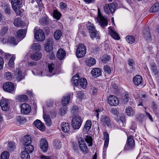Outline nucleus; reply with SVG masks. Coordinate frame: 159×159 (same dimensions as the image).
Listing matches in <instances>:
<instances>
[{
    "label": "nucleus",
    "mask_w": 159,
    "mask_h": 159,
    "mask_svg": "<svg viewBox=\"0 0 159 159\" xmlns=\"http://www.w3.org/2000/svg\"><path fill=\"white\" fill-rule=\"evenodd\" d=\"M87 26L91 38L92 39L95 38L96 39H99L100 37L94 25L90 22H89L87 24Z\"/></svg>",
    "instance_id": "1"
},
{
    "label": "nucleus",
    "mask_w": 159,
    "mask_h": 159,
    "mask_svg": "<svg viewBox=\"0 0 159 159\" xmlns=\"http://www.w3.org/2000/svg\"><path fill=\"white\" fill-rule=\"evenodd\" d=\"M117 6L118 4L116 2L106 4L104 7V10L107 14H113L115 12Z\"/></svg>",
    "instance_id": "2"
},
{
    "label": "nucleus",
    "mask_w": 159,
    "mask_h": 159,
    "mask_svg": "<svg viewBox=\"0 0 159 159\" xmlns=\"http://www.w3.org/2000/svg\"><path fill=\"white\" fill-rule=\"evenodd\" d=\"M101 123L105 126H107L108 128L111 129L114 125L112 122L110 118L106 115L101 116L100 119Z\"/></svg>",
    "instance_id": "3"
},
{
    "label": "nucleus",
    "mask_w": 159,
    "mask_h": 159,
    "mask_svg": "<svg viewBox=\"0 0 159 159\" xmlns=\"http://www.w3.org/2000/svg\"><path fill=\"white\" fill-rule=\"evenodd\" d=\"M82 122L81 117L80 116H76L72 119L71 125L74 129H78L80 127Z\"/></svg>",
    "instance_id": "4"
},
{
    "label": "nucleus",
    "mask_w": 159,
    "mask_h": 159,
    "mask_svg": "<svg viewBox=\"0 0 159 159\" xmlns=\"http://www.w3.org/2000/svg\"><path fill=\"white\" fill-rule=\"evenodd\" d=\"M135 147V142L132 135H130L127 138L126 144L125 145L124 149L125 150H130Z\"/></svg>",
    "instance_id": "5"
},
{
    "label": "nucleus",
    "mask_w": 159,
    "mask_h": 159,
    "mask_svg": "<svg viewBox=\"0 0 159 159\" xmlns=\"http://www.w3.org/2000/svg\"><path fill=\"white\" fill-rule=\"evenodd\" d=\"M22 3V0H11V1L12 8L17 15H20V5Z\"/></svg>",
    "instance_id": "6"
},
{
    "label": "nucleus",
    "mask_w": 159,
    "mask_h": 159,
    "mask_svg": "<svg viewBox=\"0 0 159 159\" xmlns=\"http://www.w3.org/2000/svg\"><path fill=\"white\" fill-rule=\"evenodd\" d=\"M86 52V48L84 45L80 44L78 46L76 51L77 57L81 58L84 57Z\"/></svg>",
    "instance_id": "7"
},
{
    "label": "nucleus",
    "mask_w": 159,
    "mask_h": 159,
    "mask_svg": "<svg viewBox=\"0 0 159 159\" xmlns=\"http://www.w3.org/2000/svg\"><path fill=\"white\" fill-rule=\"evenodd\" d=\"M78 143L80 150L83 153H87L89 150L86 144L85 143L84 140L82 137H80L78 139Z\"/></svg>",
    "instance_id": "8"
},
{
    "label": "nucleus",
    "mask_w": 159,
    "mask_h": 159,
    "mask_svg": "<svg viewBox=\"0 0 159 159\" xmlns=\"http://www.w3.org/2000/svg\"><path fill=\"white\" fill-rule=\"evenodd\" d=\"M3 88L5 91L10 93H12L14 90L15 86L12 83L8 82L4 84Z\"/></svg>",
    "instance_id": "9"
},
{
    "label": "nucleus",
    "mask_w": 159,
    "mask_h": 159,
    "mask_svg": "<svg viewBox=\"0 0 159 159\" xmlns=\"http://www.w3.org/2000/svg\"><path fill=\"white\" fill-rule=\"evenodd\" d=\"M34 38L38 41H43L45 39V35L43 31L41 29L37 30L34 34Z\"/></svg>",
    "instance_id": "10"
},
{
    "label": "nucleus",
    "mask_w": 159,
    "mask_h": 159,
    "mask_svg": "<svg viewBox=\"0 0 159 159\" xmlns=\"http://www.w3.org/2000/svg\"><path fill=\"white\" fill-rule=\"evenodd\" d=\"M108 102L111 106H117L119 103V101L115 96L111 95L108 98Z\"/></svg>",
    "instance_id": "11"
},
{
    "label": "nucleus",
    "mask_w": 159,
    "mask_h": 159,
    "mask_svg": "<svg viewBox=\"0 0 159 159\" xmlns=\"http://www.w3.org/2000/svg\"><path fill=\"white\" fill-rule=\"evenodd\" d=\"M21 112L24 114H28L31 111L30 106L28 104L24 103L20 105Z\"/></svg>",
    "instance_id": "12"
},
{
    "label": "nucleus",
    "mask_w": 159,
    "mask_h": 159,
    "mask_svg": "<svg viewBox=\"0 0 159 159\" xmlns=\"http://www.w3.org/2000/svg\"><path fill=\"white\" fill-rule=\"evenodd\" d=\"M53 41L52 38H49L47 40L45 46V50L47 52L51 51L53 48Z\"/></svg>",
    "instance_id": "13"
},
{
    "label": "nucleus",
    "mask_w": 159,
    "mask_h": 159,
    "mask_svg": "<svg viewBox=\"0 0 159 159\" xmlns=\"http://www.w3.org/2000/svg\"><path fill=\"white\" fill-rule=\"evenodd\" d=\"M15 76L16 80L20 82L25 79V75L22 74L20 68H17L15 72Z\"/></svg>",
    "instance_id": "14"
},
{
    "label": "nucleus",
    "mask_w": 159,
    "mask_h": 159,
    "mask_svg": "<svg viewBox=\"0 0 159 159\" xmlns=\"http://www.w3.org/2000/svg\"><path fill=\"white\" fill-rule=\"evenodd\" d=\"M96 19L102 27H105L107 25V20L101 14L98 13V16Z\"/></svg>",
    "instance_id": "15"
},
{
    "label": "nucleus",
    "mask_w": 159,
    "mask_h": 159,
    "mask_svg": "<svg viewBox=\"0 0 159 159\" xmlns=\"http://www.w3.org/2000/svg\"><path fill=\"white\" fill-rule=\"evenodd\" d=\"M133 82L136 86H142L143 85L142 78L140 75H137L135 76L133 78Z\"/></svg>",
    "instance_id": "16"
},
{
    "label": "nucleus",
    "mask_w": 159,
    "mask_h": 159,
    "mask_svg": "<svg viewBox=\"0 0 159 159\" xmlns=\"http://www.w3.org/2000/svg\"><path fill=\"white\" fill-rule=\"evenodd\" d=\"M9 100L6 99L1 100L0 105L2 110L3 111H7L9 109Z\"/></svg>",
    "instance_id": "17"
},
{
    "label": "nucleus",
    "mask_w": 159,
    "mask_h": 159,
    "mask_svg": "<svg viewBox=\"0 0 159 159\" xmlns=\"http://www.w3.org/2000/svg\"><path fill=\"white\" fill-rule=\"evenodd\" d=\"M40 147L41 149L44 152H46L48 148V141L45 139H42L40 141Z\"/></svg>",
    "instance_id": "18"
},
{
    "label": "nucleus",
    "mask_w": 159,
    "mask_h": 159,
    "mask_svg": "<svg viewBox=\"0 0 159 159\" xmlns=\"http://www.w3.org/2000/svg\"><path fill=\"white\" fill-rule=\"evenodd\" d=\"M26 32L25 29H21L18 30L16 32L17 38L20 41L22 40L25 37Z\"/></svg>",
    "instance_id": "19"
},
{
    "label": "nucleus",
    "mask_w": 159,
    "mask_h": 159,
    "mask_svg": "<svg viewBox=\"0 0 159 159\" xmlns=\"http://www.w3.org/2000/svg\"><path fill=\"white\" fill-rule=\"evenodd\" d=\"M35 126L39 129L42 131H44L45 128L44 124L39 120H36L34 122Z\"/></svg>",
    "instance_id": "20"
},
{
    "label": "nucleus",
    "mask_w": 159,
    "mask_h": 159,
    "mask_svg": "<svg viewBox=\"0 0 159 159\" xmlns=\"http://www.w3.org/2000/svg\"><path fill=\"white\" fill-rule=\"evenodd\" d=\"M43 56L42 53L39 52H37L31 55V58L34 60L38 61L40 60Z\"/></svg>",
    "instance_id": "21"
},
{
    "label": "nucleus",
    "mask_w": 159,
    "mask_h": 159,
    "mask_svg": "<svg viewBox=\"0 0 159 159\" xmlns=\"http://www.w3.org/2000/svg\"><path fill=\"white\" fill-rule=\"evenodd\" d=\"M62 130L65 133H68L70 129V125L68 123L63 122L61 125Z\"/></svg>",
    "instance_id": "22"
},
{
    "label": "nucleus",
    "mask_w": 159,
    "mask_h": 159,
    "mask_svg": "<svg viewBox=\"0 0 159 159\" xmlns=\"http://www.w3.org/2000/svg\"><path fill=\"white\" fill-rule=\"evenodd\" d=\"M66 55V52L62 48H60L58 49L57 57L59 60H61L63 59Z\"/></svg>",
    "instance_id": "23"
},
{
    "label": "nucleus",
    "mask_w": 159,
    "mask_h": 159,
    "mask_svg": "<svg viewBox=\"0 0 159 159\" xmlns=\"http://www.w3.org/2000/svg\"><path fill=\"white\" fill-rule=\"evenodd\" d=\"M91 73L92 76L94 77L99 76L102 74L101 70L98 68H93L92 70Z\"/></svg>",
    "instance_id": "24"
},
{
    "label": "nucleus",
    "mask_w": 159,
    "mask_h": 159,
    "mask_svg": "<svg viewBox=\"0 0 159 159\" xmlns=\"http://www.w3.org/2000/svg\"><path fill=\"white\" fill-rule=\"evenodd\" d=\"M109 30L110 34L111 36L114 39L119 40L120 39V37L118 34L113 30V28L111 27H110L108 28Z\"/></svg>",
    "instance_id": "25"
},
{
    "label": "nucleus",
    "mask_w": 159,
    "mask_h": 159,
    "mask_svg": "<svg viewBox=\"0 0 159 159\" xmlns=\"http://www.w3.org/2000/svg\"><path fill=\"white\" fill-rule=\"evenodd\" d=\"M23 143L24 145L30 144L32 143V139L30 135L25 136L23 138Z\"/></svg>",
    "instance_id": "26"
},
{
    "label": "nucleus",
    "mask_w": 159,
    "mask_h": 159,
    "mask_svg": "<svg viewBox=\"0 0 159 159\" xmlns=\"http://www.w3.org/2000/svg\"><path fill=\"white\" fill-rule=\"evenodd\" d=\"M125 112L129 116H133L135 113V111L131 107H128L125 109Z\"/></svg>",
    "instance_id": "27"
},
{
    "label": "nucleus",
    "mask_w": 159,
    "mask_h": 159,
    "mask_svg": "<svg viewBox=\"0 0 159 159\" xmlns=\"http://www.w3.org/2000/svg\"><path fill=\"white\" fill-rule=\"evenodd\" d=\"M79 79V77L78 74L75 75L72 79V84L75 86L78 85L79 83V81H78Z\"/></svg>",
    "instance_id": "28"
},
{
    "label": "nucleus",
    "mask_w": 159,
    "mask_h": 159,
    "mask_svg": "<svg viewBox=\"0 0 159 159\" xmlns=\"http://www.w3.org/2000/svg\"><path fill=\"white\" fill-rule=\"evenodd\" d=\"M159 11V3H155L150 9L149 11L151 13L157 12Z\"/></svg>",
    "instance_id": "29"
},
{
    "label": "nucleus",
    "mask_w": 159,
    "mask_h": 159,
    "mask_svg": "<svg viewBox=\"0 0 159 159\" xmlns=\"http://www.w3.org/2000/svg\"><path fill=\"white\" fill-rule=\"evenodd\" d=\"M143 36L146 39H149L151 37V35L149 29L146 28L143 30Z\"/></svg>",
    "instance_id": "30"
},
{
    "label": "nucleus",
    "mask_w": 159,
    "mask_h": 159,
    "mask_svg": "<svg viewBox=\"0 0 159 159\" xmlns=\"http://www.w3.org/2000/svg\"><path fill=\"white\" fill-rule=\"evenodd\" d=\"M43 118L47 126H49L51 125V121L49 116L47 114H43Z\"/></svg>",
    "instance_id": "31"
},
{
    "label": "nucleus",
    "mask_w": 159,
    "mask_h": 159,
    "mask_svg": "<svg viewBox=\"0 0 159 159\" xmlns=\"http://www.w3.org/2000/svg\"><path fill=\"white\" fill-rule=\"evenodd\" d=\"M79 84L81 87L84 89L87 87L88 85L86 80L85 78H81L79 81Z\"/></svg>",
    "instance_id": "32"
},
{
    "label": "nucleus",
    "mask_w": 159,
    "mask_h": 159,
    "mask_svg": "<svg viewBox=\"0 0 159 159\" xmlns=\"http://www.w3.org/2000/svg\"><path fill=\"white\" fill-rule=\"evenodd\" d=\"M25 149L24 151L28 152L29 154L32 152L34 150V148L33 146L30 144L25 145Z\"/></svg>",
    "instance_id": "33"
},
{
    "label": "nucleus",
    "mask_w": 159,
    "mask_h": 159,
    "mask_svg": "<svg viewBox=\"0 0 159 159\" xmlns=\"http://www.w3.org/2000/svg\"><path fill=\"white\" fill-rule=\"evenodd\" d=\"M70 95L69 94L66 97H64L61 100L63 106H66L68 104L70 101Z\"/></svg>",
    "instance_id": "34"
},
{
    "label": "nucleus",
    "mask_w": 159,
    "mask_h": 159,
    "mask_svg": "<svg viewBox=\"0 0 159 159\" xmlns=\"http://www.w3.org/2000/svg\"><path fill=\"white\" fill-rule=\"evenodd\" d=\"M150 68L153 74L156 75L157 74L158 72L157 67L154 63H152L150 64Z\"/></svg>",
    "instance_id": "35"
},
{
    "label": "nucleus",
    "mask_w": 159,
    "mask_h": 159,
    "mask_svg": "<svg viewBox=\"0 0 159 159\" xmlns=\"http://www.w3.org/2000/svg\"><path fill=\"white\" fill-rule=\"evenodd\" d=\"M62 34L61 30H57L54 32V36L56 39L59 40L60 39Z\"/></svg>",
    "instance_id": "36"
},
{
    "label": "nucleus",
    "mask_w": 159,
    "mask_h": 159,
    "mask_svg": "<svg viewBox=\"0 0 159 159\" xmlns=\"http://www.w3.org/2000/svg\"><path fill=\"white\" fill-rule=\"evenodd\" d=\"M86 63L88 66H91L96 63V61L94 58L90 57L86 60Z\"/></svg>",
    "instance_id": "37"
},
{
    "label": "nucleus",
    "mask_w": 159,
    "mask_h": 159,
    "mask_svg": "<svg viewBox=\"0 0 159 159\" xmlns=\"http://www.w3.org/2000/svg\"><path fill=\"white\" fill-rule=\"evenodd\" d=\"M53 145L55 148L60 149L61 147V144L59 140L55 139L53 141Z\"/></svg>",
    "instance_id": "38"
},
{
    "label": "nucleus",
    "mask_w": 159,
    "mask_h": 159,
    "mask_svg": "<svg viewBox=\"0 0 159 159\" xmlns=\"http://www.w3.org/2000/svg\"><path fill=\"white\" fill-rule=\"evenodd\" d=\"M13 23L16 26L19 27L22 25V22L20 18H18L15 20Z\"/></svg>",
    "instance_id": "39"
},
{
    "label": "nucleus",
    "mask_w": 159,
    "mask_h": 159,
    "mask_svg": "<svg viewBox=\"0 0 159 159\" xmlns=\"http://www.w3.org/2000/svg\"><path fill=\"white\" fill-rule=\"evenodd\" d=\"M126 39L127 42L130 44H132L135 42V38L134 37L128 35L126 37Z\"/></svg>",
    "instance_id": "40"
},
{
    "label": "nucleus",
    "mask_w": 159,
    "mask_h": 159,
    "mask_svg": "<svg viewBox=\"0 0 159 159\" xmlns=\"http://www.w3.org/2000/svg\"><path fill=\"white\" fill-rule=\"evenodd\" d=\"M15 58V56L13 55L9 60L8 62V65L9 67L13 68L14 66V61Z\"/></svg>",
    "instance_id": "41"
},
{
    "label": "nucleus",
    "mask_w": 159,
    "mask_h": 159,
    "mask_svg": "<svg viewBox=\"0 0 159 159\" xmlns=\"http://www.w3.org/2000/svg\"><path fill=\"white\" fill-rule=\"evenodd\" d=\"M21 157L22 159H30V155L28 152L24 151L21 154Z\"/></svg>",
    "instance_id": "42"
},
{
    "label": "nucleus",
    "mask_w": 159,
    "mask_h": 159,
    "mask_svg": "<svg viewBox=\"0 0 159 159\" xmlns=\"http://www.w3.org/2000/svg\"><path fill=\"white\" fill-rule=\"evenodd\" d=\"M8 149L10 152L13 151L16 148L15 143L12 142H10L8 143Z\"/></svg>",
    "instance_id": "43"
},
{
    "label": "nucleus",
    "mask_w": 159,
    "mask_h": 159,
    "mask_svg": "<svg viewBox=\"0 0 159 159\" xmlns=\"http://www.w3.org/2000/svg\"><path fill=\"white\" fill-rule=\"evenodd\" d=\"M5 78L7 80H11L13 79V75L12 73L10 72H5L4 74Z\"/></svg>",
    "instance_id": "44"
},
{
    "label": "nucleus",
    "mask_w": 159,
    "mask_h": 159,
    "mask_svg": "<svg viewBox=\"0 0 159 159\" xmlns=\"http://www.w3.org/2000/svg\"><path fill=\"white\" fill-rule=\"evenodd\" d=\"M85 140L88 144L89 147L93 145V139L91 137L87 135L85 138Z\"/></svg>",
    "instance_id": "45"
},
{
    "label": "nucleus",
    "mask_w": 159,
    "mask_h": 159,
    "mask_svg": "<svg viewBox=\"0 0 159 159\" xmlns=\"http://www.w3.org/2000/svg\"><path fill=\"white\" fill-rule=\"evenodd\" d=\"M17 100L21 101H25L28 99V97L25 95H22L18 96L16 98Z\"/></svg>",
    "instance_id": "46"
},
{
    "label": "nucleus",
    "mask_w": 159,
    "mask_h": 159,
    "mask_svg": "<svg viewBox=\"0 0 159 159\" xmlns=\"http://www.w3.org/2000/svg\"><path fill=\"white\" fill-rule=\"evenodd\" d=\"M61 14L57 10H54L53 12V16L57 20H59L60 19L61 16Z\"/></svg>",
    "instance_id": "47"
},
{
    "label": "nucleus",
    "mask_w": 159,
    "mask_h": 159,
    "mask_svg": "<svg viewBox=\"0 0 159 159\" xmlns=\"http://www.w3.org/2000/svg\"><path fill=\"white\" fill-rule=\"evenodd\" d=\"M9 153L8 152L5 151L2 153L0 158L1 159H9Z\"/></svg>",
    "instance_id": "48"
},
{
    "label": "nucleus",
    "mask_w": 159,
    "mask_h": 159,
    "mask_svg": "<svg viewBox=\"0 0 159 159\" xmlns=\"http://www.w3.org/2000/svg\"><path fill=\"white\" fill-rule=\"evenodd\" d=\"M91 124L92 122L90 120H88L86 121L84 127L86 130L88 131L91 128Z\"/></svg>",
    "instance_id": "49"
},
{
    "label": "nucleus",
    "mask_w": 159,
    "mask_h": 159,
    "mask_svg": "<svg viewBox=\"0 0 159 159\" xmlns=\"http://www.w3.org/2000/svg\"><path fill=\"white\" fill-rule=\"evenodd\" d=\"M130 99L129 95L128 94H126L122 97L121 100L124 103H125L128 101Z\"/></svg>",
    "instance_id": "50"
},
{
    "label": "nucleus",
    "mask_w": 159,
    "mask_h": 159,
    "mask_svg": "<svg viewBox=\"0 0 159 159\" xmlns=\"http://www.w3.org/2000/svg\"><path fill=\"white\" fill-rule=\"evenodd\" d=\"M60 109L59 113L61 115H64L67 111V107L64 106Z\"/></svg>",
    "instance_id": "51"
},
{
    "label": "nucleus",
    "mask_w": 159,
    "mask_h": 159,
    "mask_svg": "<svg viewBox=\"0 0 159 159\" xmlns=\"http://www.w3.org/2000/svg\"><path fill=\"white\" fill-rule=\"evenodd\" d=\"M40 24L42 25H46L48 22V19L46 17H42L39 20Z\"/></svg>",
    "instance_id": "52"
},
{
    "label": "nucleus",
    "mask_w": 159,
    "mask_h": 159,
    "mask_svg": "<svg viewBox=\"0 0 159 159\" xmlns=\"http://www.w3.org/2000/svg\"><path fill=\"white\" fill-rule=\"evenodd\" d=\"M17 120L20 124H24L26 121V119L24 117L20 116L17 117Z\"/></svg>",
    "instance_id": "53"
},
{
    "label": "nucleus",
    "mask_w": 159,
    "mask_h": 159,
    "mask_svg": "<svg viewBox=\"0 0 159 159\" xmlns=\"http://www.w3.org/2000/svg\"><path fill=\"white\" fill-rule=\"evenodd\" d=\"M4 11L5 13L7 15H9L11 14L10 7L7 5H6L4 7Z\"/></svg>",
    "instance_id": "54"
},
{
    "label": "nucleus",
    "mask_w": 159,
    "mask_h": 159,
    "mask_svg": "<svg viewBox=\"0 0 159 159\" xmlns=\"http://www.w3.org/2000/svg\"><path fill=\"white\" fill-rule=\"evenodd\" d=\"M104 70L106 74H109L111 73V68L108 65L104 66Z\"/></svg>",
    "instance_id": "55"
},
{
    "label": "nucleus",
    "mask_w": 159,
    "mask_h": 159,
    "mask_svg": "<svg viewBox=\"0 0 159 159\" xmlns=\"http://www.w3.org/2000/svg\"><path fill=\"white\" fill-rule=\"evenodd\" d=\"M8 31V28L7 26H4L1 30V34L2 35H4Z\"/></svg>",
    "instance_id": "56"
},
{
    "label": "nucleus",
    "mask_w": 159,
    "mask_h": 159,
    "mask_svg": "<svg viewBox=\"0 0 159 159\" xmlns=\"http://www.w3.org/2000/svg\"><path fill=\"white\" fill-rule=\"evenodd\" d=\"M33 49L35 50H39L41 48L40 45L38 43H34L33 45Z\"/></svg>",
    "instance_id": "57"
},
{
    "label": "nucleus",
    "mask_w": 159,
    "mask_h": 159,
    "mask_svg": "<svg viewBox=\"0 0 159 159\" xmlns=\"http://www.w3.org/2000/svg\"><path fill=\"white\" fill-rule=\"evenodd\" d=\"M8 41L10 43L14 45L17 44V42L16 41L15 38L13 37H10L8 39Z\"/></svg>",
    "instance_id": "58"
},
{
    "label": "nucleus",
    "mask_w": 159,
    "mask_h": 159,
    "mask_svg": "<svg viewBox=\"0 0 159 159\" xmlns=\"http://www.w3.org/2000/svg\"><path fill=\"white\" fill-rule=\"evenodd\" d=\"M54 67V65L52 63L49 65H48V68L49 70V73H52V70Z\"/></svg>",
    "instance_id": "59"
},
{
    "label": "nucleus",
    "mask_w": 159,
    "mask_h": 159,
    "mask_svg": "<svg viewBox=\"0 0 159 159\" xmlns=\"http://www.w3.org/2000/svg\"><path fill=\"white\" fill-rule=\"evenodd\" d=\"M110 59V57L107 55H104L102 59V61L104 63L107 62Z\"/></svg>",
    "instance_id": "60"
},
{
    "label": "nucleus",
    "mask_w": 159,
    "mask_h": 159,
    "mask_svg": "<svg viewBox=\"0 0 159 159\" xmlns=\"http://www.w3.org/2000/svg\"><path fill=\"white\" fill-rule=\"evenodd\" d=\"M78 107L76 106H74L71 111V112L74 115L78 111Z\"/></svg>",
    "instance_id": "61"
},
{
    "label": "nucleus",
    "mask_w": 159,
    "mask_h": 159,
    "mask_svg": "<svg viewBox=\"0 0 159 159\" xmlns=\"http://www.w3.org/2000/svg\"><path fill=\"white\" fill-rule=\"evenodd\" d=\"M111 112L112 114L115 115H118L119 114L117 110L114 108H112L111 109Z\"/></svg>",
    "instance_id": "62"
},
{
    "label": "nucleus",
    "mask_w": 159,
    "mask_h": 159,
    "mask_svg": "<svg viewBox=\"0 0 159 159\" xmlns=\"http://www.w3.org/2000/svg\"><path fill=\"white\" fill-rule=\"evenodd\" d=\"M94 116H96V117L98 120L99 118V114H100L102 112V111L99 109H97L94 110Z\"/></svg>",
    "instance_id": "63"
},
{
    "label": "nucleus",
    "mask_w": 159,
    "mask_h": 159,
    "mask_svg": "<svg viewBox=\"0 0 159 159\" xmlns=\"http://www.w3.org/2000/svg\"><path fill=\"white\" fill-rule=\"evenodd\" d=\"M60 6L61 9L63 10H66L67 8L66 4L64 2H61L60 4Z\"/></svg>",
    "instance_id": "64"
}]
</instances>
